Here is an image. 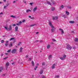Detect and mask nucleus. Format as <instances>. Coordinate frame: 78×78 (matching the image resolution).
<instances>
[{
    "mask_svg": "<svg viewBox=\"0 0 78 78\" xmlns=\"http://www.w3.org/2000/svg\"><path fill=\"white\" fill-rule=\"evenodd\" d=\"M50 48V44H48L47 46V48L49 49Z\"/></svg>",
    "mask_w": 78,
    "mask_h": 78,
    "instance_id": "nucleus-14",
    "label": "nucleus"
},
{
    "mask_svg": "<svg viewBox=\"0 0 78 78\" xmlns=\"http://www.w3.org/2000/svg\"><path fill=\"white\" fill-rule=\"evenodd\" d=\"M1 42L2 43H3V42H4V41L3 40H1Z\"/></svg>",
    "mask_w": 78,
    "mask_h": 78,
    "instance_id": "nucleus-40",
    "label": "nucleus"
},
{
    "mask_svg": "<svg viewBox=\"0 0 78 78\" xmlns=\"http://www.w3.org/2000/svg\"><path fill=\"white\" fill-rule=\"evenodd\" d=\"M51 56H52L51 55H49L48 57V58L49 59H51Z\"/></svg>",
    "mask_w": 78,
    "mask_h": 78,
    "instance_id": "nucleus-12",
    "label": "nucleus"
},
{
    "mask_svg": "<svg viewBox=\"0 0 78 78\" xmlns=\"http://www.w3.org/2000/svg\"><path fill=\"white\" fill-rule=\"evenodd\" d=\"M31 19H34V17H31Z\"/></svg>",
    "mask_w": 78,
    "mask_h": 78,
    "instance_id": "nucleus-52",
    "label": "nucleus"
},
{
    "mask_svg": "<svg viewBox=\"0 0 78 78\" xmlns=\"http://www.w3.org/2000/svg\"><path fill=\"white\" fill-rule=\"evenodd\" d=\"M8 58V57H6L4 58V59H7V58Z\"/></svg>",
    "mask_w": 78,
    "mask_h": 78,
    "instance_id": "nucleus-36",
    "label": "nucleus"
},
{
    "mask_svg": "<svg viewBox=\"0 0 78 78\" xmlns=\"http://www.w3.org/2000/svg\"><path fill=\"white\" fill-rule=\"evenodd\" d=\"M19 23H20H20H22V21H20L19 22Z\"/></svg>",
    "mask_w": 78,
    "mask_h": 78,
    "instance_id": "nucleus-49",
    "label": "nucleus"
},
{
    "mask_svg": "<svg viewBox=\"0 0 78 78\" xmlns=\"http://www.w3.org/2000/svg\"><path fill=\"white\" fill-rule=\"evenodd\" d=\"M7 44H6H6H5V45L6 46H7Z\"/></svg>",
    "mask_w": 78,
    "mask_h": 78,
    "instance_id": "nucleus-56",
    "label": "nucleus"
},
{
    "mask_svg": "<svg viewBox=\"0 0 78 78\" xmlns=\"http://www.w3.org/2000/svg\"><path fill=\"white\" fill-rule=\"evenodd\" d=\"M16 25H17L18 26H19V25H20V23H16Z\"/></svg>",
    "mask_w": 78,
    "mask_h": 78,
    "instance_id": "nucleus-45",
    "label": "nucleus"
},
{
    "mask_svg": "<svg viewBox=\"0 0 78 78\" xmlns=\"http://www.w3.org/2000/svg\"><path fill=\"white\" fill-rule=\"evenodd\" d=\"M22 48L21 47L20 49V52H22Z\"/></svg>",
    "mask_w": 78,
    "mask_h": 78,
    "instance_id": "nucleus-18",
    "label": "nucleus"
},
{
    "mask_svg": "<svg viewBox=\"0 0 78 78\" xmlns=\"http://www.w3.org/2000/svg\"><path fill=\"white\" fill-rule=\"evenodd\" d=\"M23 2L24 3H26V1H23Z\"/></svg>",
    "mask_w": 78,
    "mask_h": 78,
    "instance_id": "nucleus-51",
    "label": "nucleus"
},
{
    "mask_svg": "<svg viewBox=\"0 0 78 78\" xmlns=\"http://www.w3.org/2000/svg\"><path fill=\"white\" fill-rule=\"evenodd\" d=\"M12 44L10 43V44H9V47H12Z\"/></svg>",
    "mask_w": 78,
    "mask_h": 78,
    "instance_id": "nucleus-17",
    "label": "nucleus"
},
{
    "mask_svg": "<svg viewBox=\"0 0 78 78\" xmlns=\"http://www.w3.org/2000/svg\"><path fill=\"white\" fill-rule=\"evenodd\" d=\"M42 78H45L44 76H43Z\"/></svg>",
    "mask_w": 78,
    "mask_h": 78,
    "instance_id": "nucleus-64",
    "label": "nucleus"
},
{
    "mask_svg": "<svg viewBox=\"0 0 78 78\" xmlns=\"http://www.w3.org/2000/svg\"><path fill=\"white\" fill-rule=\"evenodd\" d=\"M42 66H44L45 65V63L43 62L42 63Z\"/></svg>",
    "mask_w": 78,
    "mask_h": 78,
    "instance_id": "nucleus-34",
    "label": "nucleus"
},
{
    "mask_svg": "<svg viewBox=\"0 0 78 78\" xmlns=\"http://www.w3.org/2000/svg\"><path fill=\"white\" fill-rule=\"evenodd\" d=\"M13 3H16V1H14L13 2Z\"/></svg>",
    "mask_w": 78,
    "mask_h": 78,
    "instance_id": "nucleus-58",
    "label": "nucleus"
},
{
    "mask_svg": "<svg viewBox=\"0 0 78 78\" xmlns=\"http://www.w3.org/2000/svg\"><path fill=\"white\" fill-rule=\"evenodd\" d=\"M23 22H25V20H23L22 21Z\"/></svg>",
    "mask_w": 78,
    "mask_h": 78,
    "instance_id": "nucleus-46",
    "label": "nucleus"
},
{
    "mask_svg": "<svg viewBox=\"0 0 78 78\" xmlns=\"http://www.w3.org/2000/svg\"><path fill=\"white\" fill-rule=\"evenodd\" d=\"M60 59H61V60H64V58L62 57H60Z\"/></svg>",
    "mask_w": 78,
    "mask_h": 78,
    "instance_id": "nucleus-33",
    "label": "nucleus"
},
{
    "mask_svg": "<svg viewBox=\"0 0 78 78\" xmlns=\"http://www.w3.org/2000/svg\"><path fill=\"white\" fill-rule=\"evenodd\" d=\"M5 29H6L7 30H8V28H7L6 27H5Z\"/></svg>",
    "mask_w": 78,
    "mask_h": 78,
    "instance_id": "nucleus-42",
    "label": "nucleus"
},
{
    "mask_svg": "<svg viewBox=\"0 0 78 78\" xmlns=\"http://www.w3.org/2000/svg\"><path fill=\"white\" fill-rule=\"evenodd\" d=\"M14 38H11L10 40V41H13V40H14Z\"/></svg>",
    "mask_w": 78,
    "mask_h": 78,
    "instance_id": "nucleus-21",
    "label": "nucleus"
},
{
    "mask_svg": "<svg viewBox=\"0 0 78 78\" xmlns=\"http://www.w3.org/2000/svg\"><path fill=\"white\" fill-rule=\"evenodd\" d=\"M33 3H30V5H31L32 6L33 5Z\"/></svg>",
    "mask_w": 78,
    "mask_h": 78,
    "instance_id": "nucleus-44",
    "label": "nucleus"
},
{
    "mask_svg": "<svg viewBox=\"0 0 78 78\" xmlns=\"http://www.w3.org/2000/svg\"><path fill=\"white\" fill-rule=\"evenodd\" d=\"M74 41L76 42H78V38H75Z\"/></svg>",
    "mask_w": 78,
    "mask_h": 78,
    "instance_id": "nucleus-10",
    "label": "nucleus"
},
{
    "mask_svg": "<svg viewBox=\"0 0 78 78\" xmlns=\"http://www.w3.org/2000/svg\"><path fill=\"white\" fill-rule=\"evenodd\" d=\"M9 3H7V5H6V7H7V6H9Z\"/></svg>",
    "mask_w": 78,
    "mask_h": 78,
    "instance_id": "nucleus-47",
    "label": "nucleus"
},
{
    "mask_svg": "<svg viewBox=\"0 0 78 78\" xmlns=\"http://www.w3.org/2000/svg\"><path fill=\"white\" fill-rule=\"evenodd\" d=\"M55 19H56L55 17V16L52 17V19H53V20H56Z\"/></svg>",
    "mask_w": 78,
    "mask_h": 78,
    "instance_id": "nucleus-22",
    "label": "nucleus"
},
{
    "mask_svg": "<svg viewBox=\"0 0 78 78\" xmlns=\"http://www.w3.org/2000/svg\"><path fill=\"white\" fill-rule=\"evenodd\" d=\"M37 10V7H35L34 8V9H33V11L34 12H35Z\"/></svg>",
    "mask_w": 78,
    "mask_h": 78,
    "instance_id": "nucleus-9",
    "label": "nucleus"
},
{
    "mask_svg": "<svg viewBox=\"0 0 78 78\" xmlns=\"http://www.w3.org/2000/svg\"><path fill=\"white\" fill-rule=\"evenodd\" d=\"M32 63L33 66H34V62L33 61H32Z\"/></svg>",
    "mask_w": 78,
    "mask_h": 78,
    "instance_id": "nucleus-24",
    "label": "nucleus"
},
{
    "mask_svg": "<svg viewBox=\"0 0 78 78\" xmlns=\"http://www.w3.org/2000/svg\"><path fill=\"white\" fill-rule=\"evenodd\" d=\"M18 27L16 26L15 28V31H18Z\"/></svg>",
    "mask_w": 78,
    "mask_h": 78,
    "instance_id": "nucleus-7",
    "label": "nucleus"
},
{
    "mask_svg": "<svg viewBox=\"0 0 78 78\" xmlns=\"http://www.w3.org/2000/svg\"><path fill=\"white\" fill-rule=\"evenodd\" d=\"M29 59L28 60V61H31V58H29Z\"/></svg>",
    "mask_w": 78,
    "mask_h": 78,
    "instance_id": "nucleus-39",
    "label": "nucleus"
},
{
    "mask_svg": "<svg viewBox=\"0 0 78 78\" xmlns=\"http://www.w3.org/2000/svg\"><path fill=\"white\" fill-rule=\"evenodd\" d=\"M67 8H69V9H71L72 8V7H71V6H68L67 7Z\"/></svg>",
    "mask_w": 78,
    "mask_h": 78,
    "instance_id": "nucleus-28",
    "label": "nucleus"
},
{
    "mask_svg": "<svg viewBox=\"0 0 78 78\" xmlns=\"http://www.w3.org/2000/svg\"><path fill=\"white\" fill-rule=\"evenodd\" d=\"M12 30V26L11 25H9V27L8 28V31H11Z\"/></svg>",
    "mask_w": 78,
    "mask_h": 78,
    "instance_id": "nucleus-3",
    "label": "nucleus"
},
{
    "mask_svg": "<svg viewBox=\"0 0 78 78\" xmlns=\"http://www.w3.org/2000/svg\"><path fill=\"white\" fill-rule=\"evenodd\" d=\"M28 55H26V58H28Z\"/></svg>",
    "mask_w": 78,
    "mask_h": 78,
    "instance_id": "nucleus-62",
    "label": "nucleus"
},
{
    "mask_svg": "<svg viewBox=\"0 0 78 78\" xmlns=\"http://www.w3.org/2000/svg\"><path fill=\"white\" fill-rule=\"evenodd\" d=\"M35 25H36V24L31 25H30V27H34V26H35Z\"/></svg>",
    "mask_w": 78,
    "mask_h": 78,
    "instance_id": "nucleus-19",
    "label": "nucleus"
},
{
    "mask_svg": "<svg viewBox=\"0 0 78 78\" xmlns=\"http://www.w3.org/2000/svg\"><path fill=\"white\" fill-rule=\"evenodd\" d=\"M60 7L63 9V8H64V5H62L60 6Z\"/></svg>",
    "mask_w": 78,
    "mask_h": 78,
    "instance_id": "nucleus-29",
    "label": "nucleus"
},
{
    "mask_svg": "<svg viewBox=\"0 0 78 78\" xmlns=\"http://www.w3.org/2000/svg\"><path fill=\"white\" fill-rule=\"evenodd\" d=\"M73 49H75L76 48H75V47H73Z\"/></svg>",
    "mask_w": 78,
    "mask_h": 78,
    "instance_id": "nucleus-61",
    "label": "nucleus"
},
{
    "mask_svg": "<svg viewBox=\"0 0 78 78\" xmlns=\"http://www.w3.org/2000/svg\"><path fill=\"white\" fill-rule=\"evenodd\" d=\"M9 62H7L5 65L6 67H7V66H9Z\"/></svg>",
    "mask_w": 78,
    "mask_h": 78,
    "instance_id": "nucleus-8",
    "label": "nucleus"
},
{
    "mask_svg": "<svg viewBox=\"0 0 78 78\" xmlns=\"http://www.w3.org/2000/svg\"><path fill=\"white\" fill-rule=\"evenodd\" d=\"M52 11H54L55 10V8L52 7L51 8Z\"/></svg>",
    "mask_w": 78,
    "mask_h": 78,
    "instance_id": "nucleus-25",
    "label": "nucleus"
},
{
    "mask_svg": "<svg viewBox=\"0 0 78 78\" xmlns=\"http://www.w3.org/2000/svg\"><path fill=\"white\" fill-rule=\"evenodd\" d=\"M43 72H44V71H43V69H42L40 72V74H42L43 73Z\"/></svg>",
    "mask_w": 78,
    "mask_h": 78,
    "instance_id": "nucleus-13",
    "label": "nucleus"
},
{
    "mask_svg": "<svg viewBox=\"0 0 78 78\" xmlns=\"http://www.w3.org/2000/svg\"><path fill=\"white\" fill-rule=\"evenodd\" d=\"M5 75H6V74H3L2 76H5Z\"/></svg>",
    "mask_w": 78,
    "mask_h": 78,
    "instance_id": "nucleus-50",
    "label": "nucleus"
},
{
    "mask_svg": "<svg viewBox=\"0 0 78 78\" xmlns=\"http://www.w3.org/2000/svg\"><path fill=\"white\" fill-rule=\"evenodd\" d=\"M39 42V40H36L35 41V42Z\"/></svg>",
    "mask_w": 78,
    "mask_h": 78,
    "instance_id": "nucleus-48",
    "label": "nucleus"
},
{
    "mask_svg": "<svg viewBox=\"0 0 78 78\" xmlns=\"http://www.w3.org/2000/svg\"><path fill=\"white\" fill-rule=\"evenodd\" d=\"M57 19H58V17L56 16H55V20H57Z\"/></svg>",
    "mask_w": 78,
    "mask_h": 78,
    "instance_id": "nucleus-30",
    "label": "nucleus"
},
{
    "mask_svg": "<svg viewBox=\"0 0 78 78\" xmlns=\"http://www.w3.org/2000/svg\"><path fill=\"white\" fill-rule=\"evenodd\" d=\"M66 14L67 16H68V15H69V12L67 11H66Z\"/></svg>",
    "mask_w": 78,
    "mask_h": 78,
    "instance_id": "nucleus-15",
    "label": "nucleus"
},
{
    "mask_svg": "<svg viewBox=\"0 0 78 78\" xmlns=\"http://www.w3.org/2000/svg\"><path fill=\"white\" fill-rule=\"evenodd\" d=\"M3 13L2 12L0 13V14H3Z\"/></svg>",
    "mask_w": 78,
    "mask_h": 78,
    "instance_id": "nucleus-55",
    "label": "nucleus"
},
{
    "mask_svg": "<svg viewBox=\"0 0 78 78\" xmlns=\"http://www.w3.org/2000/svg\"><path fill=\"white\" fill-rule=\"evenodd\" d=\"M47 3L48 4V5H51V3H50V2H49L48 1L47 2Z\"/></svg>",
    "mask_w": 78,
    "mask_h": 78,
    "instance_id": "nucleus-20",
    "label": "nucleus"
},
{
    "mask_svg": "<svg viewBox=\"0 0 78 78\" xmlns=\"http://www.w3.org/2000/svg\"><path fill=\"white\" fill-rule=\"evenodd\" d=\"M20 44H21V42H20V43L18 44V45H20Z\"/></svg>",
    "mask_w": 78,
    "mask_h": 78,
    "instance_id": "nucleus-41",
    "label": "nucleus"
},
{
    "mask_svg": "<svg viewBox=\"0 0 78 78\" xmlns=\"http://www.w3.org/2000/svg\"><path fill=\"white\" fill-rule=\"evenodd\" d=\"M66 57V55H64L63 56V57L64 58H65Z\"/></svg>",
    "mask_w": 78,
    "mask_h": 78,
    "instance_id": "nucleus-37",
    "label": "nucleus"
},
{
    "mask_svg": "<svg viewBox=\"0 0 78 78\" xmlns=\"http://www.w3.org/2000/svg\"><path fill=\"white\" fill-rule=\"evenodd\" d=\"M56 77V78H59V76L58 75Z\"/></svg>",
    "mask_w": 78,
    "mask_h": 78,
    "instance_id": "nucleus-43",
    "label": "nucleus"
},
{
    "mask_svg": "<svg viewBox=\"0 0 78 78\" xmlns=\"http://www.w3.org/2000/svg\"><path fill=\"white\" fill-rule=\"evenodd\" d=\"M38 33H39V32H36V34H38Z\"/></svg>",
    "mask_w": 78,
    "mask_h": 78,
    "instance_id": "nucleus-59",
    "label": "nucleus"
},
{
    "mask_svg": "<svg viewBox=\"0 0 78 78\" xmlns=\"http://www.w3.org/2000/svg\"><path fill=\"white\" fill-rule=\"evenodd\" d=\"M15 26H16V24H14L12 25V26L13 27H14Z\"/></svg>",
    "mask_w": 78,
    "mask_h": 78,
    "instance_id": "nucleus-38",
    "label": "nucleus"
},
{
    "mask_svg": "<svg viewBox=\"0 0 78 78\" xmlns=\"http://www.w3.org/2000/svg\"><path fill=\"white\" fill-rule=\"evenodd\" d=\"M29 11H30V12H31V10H30V9H28L27 10H26V12H28Z\"/></svg>",
    "mask_w": 78,
    "mask_h": 78,
    "instance_id": "nucleus-11",
    "label": "nucleus"
},
{
    "mask_svg": "<svg viewBox=\"0 0 78 78\" xmlns=\"http://www.w3.org/2000/svg\"><path fill=\"white\" fill-rule=\"evenodd\" d=\"M10 17H13V18H16V16H13V15H11V16H10Z\"/></svg>",
    "mask_w": 78,
    "mask_h": 78,
    "instance_id": "nucleus-23",
    "label": "nucleus"
},
{
    "mask_svg": "<svg viewBox=\"0 0 78 78\" xmlns=\"http://www.w3.org/2000/svg\"><path fill=\"white\" fill-rule=\"evenodd\" d=\"M3 54H2V55H1V56H2H2H3Z\"/></svg>",
    "mask_w": 78,
    "mask_h": 78,
    "instance_id": "nucleus-60",
    "label": "nucleus"
},
{
    "mask_svg": "<svg viewBox=\"0 0 78 78\" xmlns=\"http://www.w3.org/2000/svg\"><path fill=\"white\" fill-rule=\"evenodd\" d=\"M52 3L53 5H55V2L53 1L52 2Z\"/></svg>",
    "mask_w": 78,
    "mask_h": 78,
    "instance_id": "nucleus-35",
    "label": "nucleus"
},
{
    "mask_svg": "<svg viewBox=\"0 0 78 78\" xmlns=\"http://www.w3.org/2000/svg\"><path fill=\"white\" fill-rule=\"evenodd\" d=\"M0 69L1 70H3V68L2 67H0Z\"/></svg>",
    "mask_w": 78,
    "mask_h": 78,
    "instance_id": "nucleus-32",
    "label": "nucleus"
},
{
    "mask_svg": "<svg viewBox=\"0 0 78 78\" xmlns=\"http://www.w3.org/2000/svg\"><path fill=\"white\" fill-rule=\"evenodd\" d=\"M11 49H9V50L8 51H7V53H9V52H10V51H11Z\"/></svg>",
    "mask_w": 78,
    "mask_h": 78,
    "instance_id": "nucleus-26",
    "label": "nucleus"
},
{
    "mask_svg": "<svg viewBox=\"0 0 78 78\" xmlns=\"http://www.w3.org/2000/svg\"><path fill=\"white\" fill-rule=\"evenodd\" d=\"M44 4H45V5H47V4H48L47 2H45Z\"/></svg>",
    "mask_w": 78,
    "mask_h": 78,
    "instance_id": "nucleus-57",
    "label": "nucleus"
},
{
    "mask_svg": "<svg viewBox=\"0 0 78 78\" xmlns=\"http://www.w3.org/2000/svg\"><path fill=\"white\" fill-rule=\"evenodd\" d=\"M66 48L68 50H71L72 48V47H71V46H70L69 45H68Z\"/></svg>",
    "mask_w": 78,
    "mask_h": 78,
    "instance_id": "nucleus-2",
    "label": "nucleus"
},
{
    "mask_svg": "<svg viewBox=\"0 0 78 78\" xmlns=\"http://www.w3.org/2000/svg\"><path fill=\"white\" fill-rule=\"evenodd\" d=\"M29 18H30L31 19V16H29Z\"/></svg>",
    "mask_w": 78,
    "mask_h": 78,
    "instance_id": "nucleus-54",
    "label": "nucleus"
},
{
    "mask_svg": "<svg viewBox=\"0 0 78 78\" xmlns=\"http://www.w3.org/2000/svg\"><path fill=\"white\" fill-rule=\"evenodd\" d=\"M4 2H6V0H3Z\"/></svg>",
    "mask_w": 78,
    "mask_h": 78,
    "instance_id": "nucleus-63",
    "label": "nucleus"
},
{
    "mask_svg": "<svg viewBox=\"0 0 78 78\" xmlns=\"http://www.w3.org/2000/svg\"><path fill=\"white\" fill-rule=\"evenodd\" d=\"M52 41H53V42H55V41H56V40H55V39H52Z\"/></svg>",
    "mask_w": 78,
    "mask_h": 78,
    "instance_id": "nucleus-31",
    "label": "nucleus"
},
{
    "mask_svg": "<svg viewBox=\"0 0 78 78\" xmlns=\"http://www.w3.org/2000/svg\"><path fill=\"white\" fill-rule=\"evenodd\" d=\"M37 66H36L34 68L35 70H36V69H37Z\"/></svg>",
    "mask_w": 78,
    "mask_h": 78,
    "instance_id": "nucleus-27",
    "label": "nucleus"
},
{
    "mask_svg": "<svg viewBox=\"0 0 78 78\" xmlns=\"http://www.w3.org/2000/svg\"><path fill=\"white\" fill-rule=\"evenodd\" d=\"M17 51V50L16 49H14L12 50V53H16V51Z\"/></svg>",
    "mask_w": 78,
    "mask_h": 78,
    "instance_id": "nucleus-4",
    "label": "nucleus"
},
{
    "mask_svg": "<svg viewBox=\"0 0 78 78\" xmlns=\"http://www.w3.org/2000/svg\"><path fill=\"white\" fill-rule=\"evenodd\" d=\"M14 63H15V62H14L12 63V65H14Z\"/></svg>",
    "mask_w": 78,
    "mask_h": 78,
    "instance_id": "nucleus-53",
    "label": "nucleus"
},
{
    "mask_svg": "<svg viewBox=\"0 0 78 78\" xmlns=\"http://www.w3.org/2000/svg\"><path fill=\"white\" fill-rule=\"evenodd\" d=\"M59 30H60V31H62L61 32L62 34H64V30H62V29L60 28L59 29Z\"/></svg>",
    "mask_w": 78,
    "mask_h": 78,
    "instance_id": "nucleus-5",
    "label": "nucleus"
},
{
    "mask_svg": "<svg viewBox=\"0 0 78 78\" xmlns=\"http://www.w3.org/2000/svg\"><path fill=\"white\" fill-rule=\"evenodd\" d=\"M49 25L52 28V29H51V32L52 33H53L54 31H55V28L54 27H53V26L52 25V24H51V22H49Z\"/></svg>",
    "mask_w": 78,
    "mask_h": 78,
    "instance_id": "nucleus-1",
    "label": "nucleus"
},
{
    "mask_svg": "<svg viewBox=\"0 0 78 78\" xmlns=\"http://www.w3.org/2000/svg\"><path fill=\"white\" fill-rule=\"evenodd\" d=\"M56 66V64H54L52 65V66L51 67L52 69H55V66Z\"/></svg>",
    "mask_w": 78,
    "mask_h": 78,
    "instance_id": "nucleus-6",
    "label": "nucleus"
},
{
    "mask_svg": "<svg viewBox=\"0 0 78 78\" xmlns=\"http://www.w3.org/2000/svg\"><path fill=\"white\" fill-rule=\"evenodd\" d=\"M69 23H74V21H69Z\"/></svg>",
    "mask_w": 78,
    "mask_h": 78,
    "instance_id": "nucleus-16",
    "label": "nucleus"
}]
</instances>
